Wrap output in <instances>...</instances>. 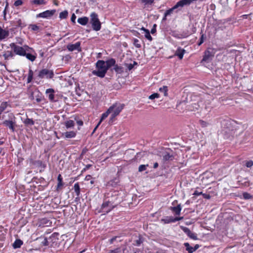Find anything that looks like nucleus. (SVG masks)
<instances>
[{"instance_id": "nucleus-32", "label": "nucleus", "mask_w": 253, "mask_h": 253, "mask_svg": "<svg viewBox=\"0 0 253 253\" xmlns=\"http://www.w3.org/2000/svg\"><path fill=\"white\" fill-rule=\"evenodd\" d=\"M114 70L116 72L119 74H121L124 71L123 68L122 67L118 66V65H115L114 66Z\"/></svg>"}, {"instance_id": "nucleus-19", "label": "nucleus", "mask_w": 253, "mask_h": 253, "mask_svg": "<svg viewBox=\"0 0 253 253\" xmlns=\"http://www.w3.org/2000/svg\"><path fill=\"white\" fill-rule=\"evenodd\" d=\"M170 210L174 212L176 215H179L181 210L180 205H178L176 207H171L170 208Z\"/></svg>"}, {"instance_id": "nucleus-41", "label": "nucleus", "mask_w": 253, "mask_h": 253, "mask_svg": "<svg viewBox=\"0 0 253 253\" xmlns=\"http://www.w3.org/2000/svg\"><path fill=\"white\" fill-rule=\"evenodd\" d=\"M159 97V94L157 93H155L150 95L149 96V99L152 100L155 99V98H158Z\"/></svg>"}, {"instance_id": "nucleus-15", "label": "nucleus", "mask_w": 253, "mask_h": 253, "mask_svg": "<svg viewBox=\"0 0 253 253\" xmlns=\"http://www.w3.org/2000/svg\"><path fill=\"white\" fill-rule=\"evenodd\" d=\"M193 97V99L192 100L193 101H196L197 100L196 98L198 99V97L196 96H194ZM199 100V99H197V101H198L197 103H191V104L190 105V107H191L190 110L191 111H196L199 109V108L200 107Z\"/></svg>"}, {"instance_id": "nucleus-28", "label": "nucleus", "mask_w": 253, "mask_h": 253, "mask_svg": "<svg viewBox=\"0 0 253 253\" xmlns=\"http://www.w3.org/2000/svg\"><path fill=\"white\" fill-rule=\"evenodd\" d=\"M184 245L186 247V250L188 253H193L194 252L193 247H191L188 243H185Z\"/></svg>"}, {"instance_id": "nucleus-22", "label": "nucleus", "mask_w": 253, "mask_h": 253, "mask_svg": "<svg viewBox=\"0 0 253 253\" xmlns=\"http://www.w3.org/2000/svg\"><path fill=\"white\" fill-rule=\"evenodd\" d=\"M106 66L107 67V69L110 68L112 66H115L116 64V61L114 59L111 58L110 59L108 60L105 62Z\"/></svg>"}, {"instance_id": "nucleus-1", "label": "nucleus", "mask_w": 253, "mask_h": 253, "mask_svg": "<svg viewBox=\"0 0 253 253\" xmlns=\"http://www.w3.org/2000/svg\"><path fill=\"white\" fill-rule=\"evenodd\" d=\"M97 70L92 71V74L100 78H103L108 70L105 62L103 60H98L96 63Z\"/></svg>"}, {"instance_id": "nucleus-44", "label": "nucleus", "mask_w": 253, "mask_h": 253, "mask_svg": "<svg viewBox=\"0 0 253 253\" xmlns=\"http://www.w3.org/2000/svg\"><path fill=\"white\" fill-rule=\"evenodd\" d=\"M200 123L201 126L203 127H207L209 125L208 123L202 120L200 121Z\"/></svg>"}, {"instance_id": "nucleus-38", "label": "nucleus", "mask_w": 253, "mask_h": 253, "mask_svg": "<svg viewBox=\"0 0 253 253\" xmlns=\"http://www.w3.org/2000/svg\"><path fill=\"white\" fill-rule=\"evenodd\" d=\"M32 3L37 5L44 4L45 3L44 0H34Z\"/></svg>"}, {"instance_id": "nucleus-18", "label": "nucleus", "mask_w": 253, "mask_h": 253, "mask_svg": "<svg viewBox=\"0 0 253 253\" xmlns=\"http://www.w3.org/2000/svg\"><path fill=\"white\" fill-rule=\"evenodd\" d=\"M185 52V50L184 49L178 47L176 50L175 54V55L177 56L180 59H182Z\"/></svg>"}, {"instance_id": "nucleus-39", "label": "nucleus", "mask_w": 253, "mask_h": 253, "mask_svg": "<svg viewBox=\"0 0 253 253\" xmlns=\"http://www.w3.org/2000/svg\"><path fill=\"white\" fill-rule=\"evenodd\" d=\"M148 166V165H141L139 167L138 171L140 172L144 171L146 170V168Z\"/></svg>"}, {"instance_id": "nucleus-4", "label": "nucleus", "mask_w": 253, "mask_h": 253, "mask_svg": "<svg viewBox=\"0 0 253 253\" xmlns=\"http://www.w3.org/2000/svg\"><path fill=\"white\" fill-rule=\"evenodd\" d=\"M54 76L53 71L47 69H43L39 72L38 77L40 78L51 79Z\"/></svg>"}, {"instance_id": "nucleus-2", "label": "nucleus", "mask_w": 253, "mask_h": 253, "mask_svg": "<svg viewBox=\"0 0 253 253\" xmlns=\"http://www.w3.org/2000/svg\"><path fill=\"white\" fill-rule=\"evenodd\" d=\"M10 46L13 49V52L17 55L20 56H25L26 52H28L30 48L25 45L24 46H20L16 45L15 43H11L10 44Z\"/></svg>"}, {"instance_id": "nucleus-64", "label": "nucleus", "mask_w": 253, "mask_h": 253, "mask_svg": "<svg viewBox=\"0 0 253 253\" xmlns=\"http://www.w3.org/2000/svg\"><path fill=\"white\" fill-rule=\"evenodd\" d=\"M30 98L31 99H34V93H31V96H30Z\"/></svg>"}, {"instance_id": "nucleus-8", "label": "nucleus", "mask_w": 253, "mask_h": 253, "mask_svg": "<svg viewBox=\"0 0 253 253\" xmlns=\"http://www.w3.org/2000/svg\"><path fill=\"white\" fill-rule=\"evenodd\" d=\"M56 10L53 9L51 10H46L43 12L40 13L37 15V17L49 18L51 17L55 13Z\"/></svg>"}, {"instance_id": "nucleus-26", "label": "nucleus", "mask_w": 253, "mask_h": 253, "mask_svg": "<svg viewBox=\"0 0 253 253\" xmlns=\"http://www.w3.org/2000/svg\"><path fill=\"white\" fill-rule=\"evenodd\" d=\"M141 3L143 4L145 6H148L152 5L155 0H139Z\"/></svg>"}, {"instance_id": "nucleus-57", "label": "nucleus", "mask_w": 253, "mask_h": 253, "mask_svg": "<svg viewBox=\"0 0 253 253\" xmlns=\"http://www.w3.org/2000/svg\"><path fill=\"white\" fill-rule=\"evenodd\" d=\"M77 123L80 126L83 125V122L81 120L78 121Z\"/></svg>"}, {"instance_id": "nucleus-50", "label": "nucleus", "mask_w": 253, "mask_h": 253, "mask_svg": "<svg viewBox=\"0 0 253 253\" xmlns=\"http://www.w3.org/2000/svg\"><path fill=\"white\" fill-rule=\"evenodd\" d=\"M36 101H37L38 103L40 102L42 100V97L41 95H40L39 94H38L36 96Z\"/></svg>"}, {"instance_id": "nucleus-45", "label": "nucleus", "mask_w": 253, "mask_h": 253, "mask_svg": "<svg viewBox=\"0 0 253 253\" xmlns=\"http://www.w3.org/2000/svg\"><path fill=\"white\" fill-rule=\"evenodd\" d=\"M252 196L248 193H244L243 194V197L245 199H250L252 198Z\"/></svg>"}, {"instance_id": "nucleus-37", "label": "nucleus", "mask_w": 253, "mask_h": 253, "mask_svg": "<svg viewBox=\"0 0 253 253\" xmlns=\"http://www.w3.org/2000/svg\"><path fill=\"white\" fill-rule=\"evenodd\" d=\"M33 76V72L31 69H30L29 71L28 76L27 78V82L28 83H30L32 79Z\"/></svg>"}, {"instance_id": "nucleus-34", "label": "nucleus", "mask_w": 253, "mask_h": 253, "mask_svg": "<svg viewBox=\"0 0 253 253\" xmlns=\"http://www.w3.org/2000/svg\"><path fill=\"white\" fill-rule=\"evenodd\" d=\"M159 91L161 92H163L164 94V95L165 96H168V86H163L162 87H160L159 88Z\"/></svg>"}, {"instance_id": "nucleus-33", "label": "nucleus", "mask_w": 253, "mask_h": 253, "mask_svg": "<svg viewBox=\"0 0 253 253\" xmlns=\"http://www.w3.org/2000/svg\"><path fill=\"white\" fill-rule=\"evenodd\" d=\"M25 56H26V58L29 59V60H30L31 61H34L35 60L36 58V57L30 53H27V52H26V54L25 55Z\"/></svg>"}, {"instance_id": "nucleus-40", "label": "nucleus", "mask_w": 253, "mask_h": 253, "mask_svg": "<svg viewBox=\"0 0 253 253\" xmlns=\"http://www.w3.org/2000/svg\"><path fill=\"white\" fill-rule=\"evenodd\" d=\"M145 37L149 41H152V37L150 35V32H149V30L148 31H146V32L145 33Z\"/></svg>"}, {"instance_id": "nucleus-23", "label": "nucleus", "mask_w": 253, "mask_h": 253, "mask_svg": "<svg viewBox=\"0 0 253 253\" xmlns=\"http://www.w3.org/2000/svg\"><path fill=\"white\" fill-rule=\"evenodd\" d=\"M54 90L53 89L49 88L46 90V93H49L48 95V98L51 101H53L54 98V95L53 94Z\"/></svg>"}, {"instance_id": "nucleus-53", "label": "nucleus", "mask_w": 253, "mask_h": 253, "mask_svg": "<svg viewBox=\"0 0 253 253\" xmlns=\"http://www.w3.org/2000/svg\"><path fill=\"white\" fill-rule=\"evenodd\" d=\"M76 16L75 15V14L74 13H73L72 15V16H71V21L75 23V20H76Z\"/></svg>"}, {"instance_id": "nucleus-62", "label": "nucleus", "mask_w": 253, "mask_h": 253, "mask_svg": "<svg viewBox=\"0 0 253 253\" xmlns=\"http://www.w3.org/2000/svg\"><path fill=\"white\" fill-rule=\"evenodd\" d=\"M116 237H114V238H112V239H111L110 240V243L112 244L113 243L114 241L116 240Z\"/></svg>"}, {"instance_id": "nucleus-24", "label": "nucleus", "mask_w": 253, "mask_h": 253, "mask_svg": "<svg viewBox=\"0 0 253 253\" xmlns=\"http://www.w3.org/2000/svg\"><path fill=\"white\" fill-rule=\"evenodd\" d=\"M23 242L20 239H16L13 244V247L14 249L19 248L22 245Z\"/></svg>"}, {"instance_id": "nucleus-3", "label": "nucleus", "mask_w": 253, "mask_h": 253, "mask_svg": "<svg viewBox=\"0 0 253 253\" xmlns=\"http://www.w3.org/2000/svg\"><path fill=\"white\" fill-rule=\"evenodd\" d=\"M90 23L93 30L98 31L100 30L101 23L98 19V15L96 13L92 12L90 14Z\"/></svg>"}, {"instance_id": "nucleus-59", "label": "nucleus", "mask_w": 253, "mask_h": 253, "mask_svg": "<svg viewBox=\"0 0 253 253\" xmlns=\"http://www.w3.org/2000/svg\"><path fill=\"white\" fill-rule=\"evenodd\" d=\"M156 32V29L155 28H152L151 30V33L153 34Z\"/></svg>"}, {"instance_id": "nucleus-17", "label": "nucleus", "mask_w": 253, "mask_h": 253, "mask_svg": "<svg viewBox=\"0 0 253 253\" xmlns=\"http://www.w3.org/2000/svg\"><path fill=\"white\" fill-rule=\"evenodd\" d=\"M76 135V132L74 131H67L62 133V136L66 138H74Z\"/></svg>"}, {"instance_id": "nucleus-6", "label": "nucleus", "mask_w": 253, "mask_h": 253, "mask_svg": "<svg viewBox=\"0 0 253 253\" xmlns=\"http://www.w3.org/2000/svg\"><path fill=\"white\" fill-rule=\"evenodd\" d=\"M114 206L109 201L103 203L101 206V211L103 212L108 213L113 208Z\"/></svg>"}, {"instance_id": "nucleus-56", "label": "nucleus", "mask_w": 253, "mask_h": 253, "mask_svg": "<svg viewBox=\"0 0 253 253\" xmlns=\"http://www.w3.org/2000/svg\"><path fill=\"white\" fill-rule=\"evenodd\" d=\"M133 68V65L132 64H129L127 66V68L129 70H131Z\"/></svg>"}, {"instance_id": "nucleus-35", "label": "nucleus", "mask_w": 253, "mask_h": 253, "mask_svg": "<svg viewBox=\"0 0 253 253\" xmlns=\"http://www.w3.org/2000/svg\"><path fill=\"white\" fill-rule=\"evenodd\" d=\"M68 12L67 10H64L59 14V18L60 19H65L67 17Z\"/></svg>"}, {"instance_id": "nucleus-5", "label": "nucleus", "mask_w": 253, "mask_h": 253, "mask_svg": "<svg viewBox=\"0 0 253 253\" xmlns=\"http://www.w3.org/2000/svg\"><path fill=\"white\" fill-rule=\"evenodd\" d=\"M124 105L122 104H115L109 108H112L111 113L114 114V116H117L123 109Z\"/></svg>"}, {"instance_id": "nucleus-13", "label": "nucleus", "mask_w": 253, "mask_h": 253, "mask_svg": "<svg viewBox=\"0 0 253 253\" xmlns=\"http://www.w3.org/2000/svg\"><path fill=\"white\" fill-rule=\"evenodd\" d=\"M181 3V0H180V1H178L176 3V4L172 8H171L169 10H167L165 13V16H167L168 15H170L172 13V12L174 9H176L179 7H183L184 6V4H182Z\"/></svg>"}, {"instance_id": "nucleus-16", "label": "nucleus", "mask_w": 253, "mask_h": 253, "mask_svg": "<svg viewBox=\"0 0 253 253\" xmlns=\"http://www.w3.org/2000/svg\"><path fill=\"white\" fill-rule=\"evenodd\" d=\"M9 35V32L8 30L3 29L0 27V41L6 38Z\"/></svg>"}, {"instance_id": "nucleus-25", "label": "nucleus", "mask_w": 253, "mask_h": 253, "mask_svg": "<svg viewBox=\"0 0 253 253\" xmlns=\"http://www.w3.org/2000/svg\"><path fill=\"white\" fill-rule=\"evenodd\" d=\"M64 125L67 129L73 127L75 126V123L73 120H69L65 122Z\"/></svg>"}, {"instance_id": "nucleus-12", "label": "nucleus", "mask_w": 253, "mask_h": 253, "mask_svg": "<svg viewBox=\"0 0 253 253\" xmlns=\"http://www.w3.org/2000/svg\"><path fill=\"white\" fill-rule=\"evenodd\" d=\"M174 156L168 151H166L163 155V161L164 162L172 161L174 159Z\"/></svg>"}, {"instance_id": "nucleus-36", "label": "nucleus", "mask_w": 253, "mask_h": 253, "mask_svg": "<svg viewBox=\"0 0 253 253\" xmlns=\"http://www.w3.org/2000/svg\"><path fill=\"white\" fill-rule=\"evenodd\" d=\"M57 180H58V184H57V188H59L60 187L63 186V183L62 182V177L60 174H59L58 175L57 177Z\"/></svg>"}, {"instance_id": "nucleus-60", "label": "nucleus", "mask_w": 253, "mask_h": 253, "mask_svg": "<svg viewBox=\"0 0 253 253\" xmlns=\"http://www.w3.org/2000/svg\"><path fill=\"white\" fill-rule=\"evenodd\" d=\"M90 177H91V175H87V176H86V177L85 178V180H89L90 179Z\"/></svg>"}, {"instance_id": "nucleus-49", "label": "nucleus", "mask_w": 253, "mask_h": 253, "mask_svg": "<svg viewBox=\"0 0 253 253\" xmlns=\"http://www.w3.org/2000/svg\"><path fill=\"white\" fill-rule=\"evenodd\" d=\"M42 244L43 246H48L49 245L48 241L47 238H45L43 239V241H42Z\"/></svg>"}, {"instance_id": "nucleus-52", "label": "nucleus", "mask_w": 253, "mask_h": 253, "mask_svg": "<svg viewBox=\"0 0 253 253\" xmlns=\"http://www.w3.org/2000/svg\"><path fill=\"white\" fill-rule=\"evenodd\" d=\"M204 35L203 34L202 35V36H201V37L200 38V42L198 43V45H201L203 43V42H204Z\"/></svg>"}, {"instance_id": "nucleus-55", "label": "nucleus", "mask_w": 253, "mask_h": 253, "mask_svg": "<svg viewBox=\"0 0 253 253\" xmlns=\"http://www.w3.org/2000/svg\"><path fill=\"white\" fill-rule=\"evenodd\" d=\"M202 195L205 199H210L211 198V196L209 194H203Z\"/></svg>"}, {"instance_id": "nucleus-21", "label": "nucleus", "mask_w": 253, "mask_h": 253, "mask_svg": "<svg viewBox=\"0 0 253 253\" xmlns=\"http://www.w3.org/2000/svg\"><path fill=\"white\" fill-rule=\"evenodd\" d=\"M3 56L5 60H8L9 58H12L14 56V54L11 51H6L4 52Z\"/></svg>"}, {"instance_id": "nucleus-61", "label": "nucleus", "mask_w": 253, "mask_h": 253, "mask_svg": "<svg viewBox=\"0 0 253 253\" xmlns=\"http://www.w3.org/2000/svg\"><path fill=\"white\" fill-rule=\"evenodd\" d=\"M158 163H157V162H156V163H154V166H153V168H154V169H156V168H158Z\"/></svg>"}, {"instance_id": "nucleus-31", "label": "nucleus", "mask_w": 253, "mask_h": 253, "mask_svg": "<svg viewBox=\"0 0 253 253\" xmlns=\"http://www.w3.org/2000/svg\"><path fill=\"white\" fill-rule=\"evenodd\" d=\"M23 123L27 126H32L34 124V121L32 119L29 118L26 119L24 121Z\"/></svg>"}, {"instance_id": "nucleus-47", "label": "nucleus", "mask_w": 253, "mask_h": 253, "mask_svg": "<svg viewBox=\"0 0 253 253\" xmlns=\"http://www.w3.org/2000/svg\"><path fill=\"white\" fill-rule=\"evenodd\" d=\"M22 3H23V2L21 0H17L15 1L14 5L15 6H18L22 5Z\"/></svg>"}, {"instance_id": "nucleus-63", "label": "nucleus", "mask_w": 253, "mask_h": 253, "mask_svg": "<svg viewBox=\"0 0 253 253\" xmlns=\"http://www.w3.org/2000/svg\"><path fill=\"white\" fill-rule=\"evenodd\" d=\"M91 166H92V165H90V164H88V165H86V166H85V169H89V168L91 167Z\"/></svg>"}, {"instance_id": "nucleus-9", "label": "nucleus", "mask_w": 253, "mask_h": 253, "mask_svg": "<svg viewBox=\"0 0 253 253\" xmlns=\"http://www.w3.org/2000/svg\"><path fill=\"white\" fill-rule=\"evenodd\" d=\"M80 45L81 42H79L75 44H69L67 46V48L70 51H73L75 50H77L78 51H81L82 49Z\"/></svg>"}, {"instance_id": "nucleus-54", "label": "nucleus", "mask_w": 253, "mask_h": 253, "mask_svg": "<svg viewBox=\"0 0 253 253\" xmlns=\"http://www.w3.org/2000/svg\"><path fill=\"white\" fill-rule=\"evenodd\" d=\"M203 193L202 192H199L197 190H196L195 191L193 195H195V196H199V195H203Z\"/></svg>"}, {"instance_id": "nucleus-14", "label": "nucleus", "mask_w": 253, "mask_h": 253, "mask_svg": "<svg viewBox=\"0 0 253 253\" xmlns=\"http://www.w3.org/2000/svg\"><path fill=\"white\" fill-rule=\"evenodd\" d=\"M183 217H173L172 216L167 217L166 218L163 219V220L165 222V223H169L170 222H175L177 221L183 219Z\"/></svg>"}, {"instance_id": "nucleus-46", "label": "nucleus", "mask_w": 253, "mask_h": 253, "mask_svg": "<svg viewBox=\"0 0 253 253\" xmlns=\"http://www.w3.org/2000/svg\"><path fill=\"white\" fill-rule=\"evenodd\" d=\"M246 166L248 168H251L253 166V161L252 160L247 161L246 163Z\"/></svg>"}, {"instance_id": "nucleus-7", "label": "nucleus", "mask_w": 253, "mask_h": 253, "mask_svg": "<svg viewBox=\"0 0 253 253\" xmlns=\"http://www.w3.org/2000/svg\"><path fill=\"white\" fill-rule=\"evenodd\" d=\"M2 124L8 127L12 132L15 130L16 122L15 120H5Z\"/></svg>"}, {"instance_id": "nucleus-29", "label": "nucleus", "mask_w": 253, "mask_h": 253, "mask_svg": "<svg viewBox=\"0 0 253 253\" xmlns=\"http://www.w3.org/2000/svg\"><path fill=\"white\" fill-rule=\"evenodd\" d=\"M8 105V104L7 102H2L0 105V113L1 114L6 109Z\"/></svg>"}, {"instance_id": "nucleus-27", "label": "nucleus", "mask_w": 253, "mask_h": 253, "mask_svg": "<svg viewBox=\"0 0 253 253\" xmlns=\"http://www.w3.org/2000/svg\"><path fill=\"white\" fill-rule=\"evenodd\" d=\"M111 109L112 108H109L106 112L102 114L100 119L101 121H103L108 116L109 114L111 113Z\"/></svg>"}, {"instance_id": "nucleus-20", "label": "nucleus", "mask_w": 253, "mask_h": 253, "mask_svg": "<svg viewBox=\"0 0 253 253\" xmlns=\"http://www.w3.org/2000/svg\"><path fill=\"white\" fill-rule=\"evenodd\" d=\"M88 22V18L87 17H83L78 19V22L82 25H85Z\"/></svg>"}, {"instance_id": "nucleus-42", "label": "nucleus", "mask_w": 253, "mask_h": 253, "mask_svg": "<svg viewBox=\"0 0 253 253\" xmlns=\"http://www.w3.org/2000/svg\"><path fill=\"white\" fill-rule=\"evenodd\" d=\"M30 27L33 31H38L39 29V27L35 24H31L30 25Z\"/></svg>"}, {"instance_id": "nucleus-43", "label": "nucleus", "mask_w": 253, "mask_h": 253, "mask_svg": "<svg viewBox=\"0 0 253 253\" xmlns=\"http://www.w3.org/2000/svg\"><path fill=\"white\" fill-rule=\"evenodd\" d=\"M139 41L138 40L135 39L134 40L133 44L134 46L137 48H140L141 47L140 44L138 43Z\"/></svg>"}, {"instance_id": "nucleus-10", "label": "nucleus", "mask_w": 253, "mask_h": 253, "mask_svg": "<svg viewBox=\"0 0 253 253\" xmlns=\"http://www.w3.org/2000/svg\"><path fill=\"white\" fill-rule=\"evenodd\" d=\"M213 56V54L212 52L209 50H207L204 52V55L203 58L202 60V62L204 61L208 62L210 60H211Z\"/></svg>"}, {"instance_id": "nucleus-30", "label": "nucleus", "mask_w": 253, "mask_h": 253, "mask_svg": "<svg viewBox=\"0 0 253 253\" xmlns=\"http://www.w3.org/2000/svg\"><path fill=\"white\" fill-rule=\"evenodd\" d=\"M74 191L76 192V195L78 197L80 194V188L79 183L75 184L74 186Z\"/></svg>"}, {"instance_id": "nucleus-48", "label": "nucleus", "mask_w": 253, "mask_h": 253, "mask_svg": "<svg viewBox=\"0 0 253 253\" xmlns=\"http://www.w3.org/2000/svg\"><path fill=\"white\" fill-rule=\"evenodd\" d=\"M121 253V249L120 248H117L113 250H111L109 252V253Z\"/></svg>"}, {"instance_id": "nucleus-11", "label": "nucleus", "mask_w": 253, "mask_h": 253, "mask_svg": "<svg viewBox=\"0 0 253 253\" xmlns=\"http://www.w3.org/2000/svg\"><path fill=\"white\" fill-rule=\"evenodd\" d=\"M182 230L190 238H191L193 240H197L198 239L197 235L195 233L192 232L188 228L186 227H182Z\"/></svg>"}, {"instance_id": "nucleus-51", "label": "nucleus", "mask_w": 253, "mask_h": 253, "mask_svg": "<svg viewBox=\"0 0 253 253\" xmlns=\"http://www.w3.org/2000/svg\"><path fill=\"white\" fill-rule=\"evenodd\" d=\"M116 116H114V114L112 113L111 116L110 118L109 123L112 124L115 120V118Z\"/></svg>"}, {"instance_id": "nucleus-58", "label": "nucleus", "mask_w": 253, "mask_h": 253, "mask_svg": "<svg viewBox=\"0 0 253 253\" xmlns=\"http://www.w3.org/2000/svg\"><path fill=\"white\" fill-rule=\"evenodd\" d=\"M199 248V245L198 244H196L194 247L193 248V249L194 250V252L197 250Z\"/></svg>"}]
</instances>
